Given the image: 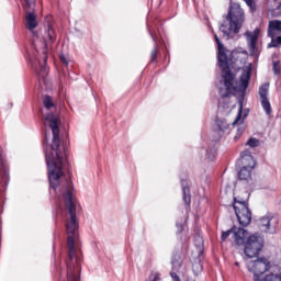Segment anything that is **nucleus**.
Returning <instances> with one entry per match:
<instances>
[{"mask_svg":"<svg viewBox=\"0 0 281 281\" xmlns=\"http://www.w3.org/2000/svg\"><path fill=\"white\" fill-rule=\"evenodd\" d=\"M45 124H48L53 133L50 145L52 153H45L49 188L54 190L58 199H63L65 207L70 216L66 222V231L68 234L67 241H76L74 238L76 232H78V221L76 220L78 200L74 198V182L65 177V158L63 157V150L60 149V117L58 114L48 113L45 116Z\"/></svg>","mask_w":281,"mask_h":281,"instance_id":"f257e3e1","label":"nucleus"},{"mask_svg":"<svg viewBox=\"0 0 281 281\" xmlns=\"http://www.w3.org/2000/svg\"><path fill=\"white\" fill-rule=\"evenodd\" d=\"M215 43L217 45V65L222 70V78L224 80V87L220 88V98L225 100V98H229V95H234L236 93V75L232 72V68H229V57L227 56V48L225 45L221 43L218 35H214Z\"/></svg>","mask_w":281,"mask_h":281,"instance_id":"f03ea898","label":"nucleus"},{"mask_svg":"<svg viewBox=\"0 0 281 281\" xmlns=\"http://www.w3.org/2000/svg\"><path fill=\"white\" fill-rule=\"evenodd\" d=\"M224 19L225 22L228 23V27L227 24H221L220 30L227 38H229L232 34H240V30H243V25L245 24V10L240 8V4L231 2L228 13Z\"/></svg>","mask_w":281,"mask_h":281,"instance_id":"7ed1b4c3","label":"nucleus"},{"mask_svg":"<svg viewBox=\"0 0 281 281\" xmlns=\"http://www.w3.org/2000/svg\"><path fill=\"white\" fill-rule=\"evenodd\" d=\"M247 269L249 273L254 274V281H281V272H270L265 276V273L271 269V261L265 257L248 261ZM261 276L265 277L261 279Z\"/></svg>","mask_w":281,"mask_h":281,"instance_id":"20e7f679","label":"nucleus"},{"mask_svg":"<svg viewBox=\"0 0 281 281\" xmlns=\"http://www.w3.org/2000/svg\"><path fill=\"white\" fill-rule=\"evenodd\" d=\"M233 209L241 227L251 225V210L249 209V202H247V200L234 198Z\"/></svg>","mask_w":281,"mask_h":281,"instance_id":"39448f33","label":"nucleus"},{"mask_svg":"<svg viewBox=\"0 0 281 281\" xmlns=\"http://www.w3.org/2000/svg\"><path fill=\"white\" fill-rule=\"evenodd\" d=\"M233 209L241 227L251 225V210L249 209V202H247V200L234 198Z\"/></svg>","mask_w":281,"mask_h":281,"instance_id":"423d86ee","label":"nucleus"},{"mask_svg":"<svg viewBox=\"0 0 281 281\" xmlns=\"http://www.w3.org/2000/svg\"><path fill=\"white\" fill-rule=\"evenodd\" d=\"M241 162L243 168L238 171V179L240 181H248L251 179V170L256 168V160L254 159V156L249 154L248 150L243 151L241 154Z\"/></svg>","mask_w":281,"mask_h":281,"instance_id":"0eeeda50","label":"nucleus"},{"mask_svg":"<svg viewBox=\"0 0 281 281\" xmlns=\"http://www.w3.org/2000/svg\"><path fill=\"white\" fill-rule=\"evenodd\" d=\"M244 247V254L247 256V258H256V256L262 251L265 240H262V237L258 235H252L250 238H248Z\"/></svg>","mask_w":281,"mask_h":281,"instance_id":"6e6552de","label":"nucleus"},{"mask_svg":"<svg viewBox=\"0 0 281 281\" xmlns=\"http://www.w3.org/2000/svg\"><path fill=\"white\" fill-rule=\"evenodd\" d=\"M245 36L248 41V48L250 56H258L260 52L258 50V36H260V29H255L254 32L247 31Z\"/></svg>","mask_w":281,"mask_h":281,"instance_id":"1a4fd4ad","label":"nucleus"},{"mask_svg":"<svg viewBox=\"0 0 281 281\" xmlns=\"http://www.w3.org/2000/svg\"><path fill=\"white\" fill-rule=\"evenodd\" d=\"M254 235H251V233H249V231L243 228V227H236L235 226V245H237V247H245L247 245V240H249V238H251Z\"/></svg>","mask_w":281,"mask_h":281,"instance_id":"9d476101","label":"nucleus"},{"mask_svg":"<svg viewBox=\"0 0 281 281\" xmlns=\"http://www.w3.org/2000/svg\"><path fill=\"white\" fill-rule=\"evenodd\" d=\"M259 95L261 98V106L266 111L267 115H271L272 110H271V103L269 102V83H263L259 88Z\"/></svg>","mask_w":281,"mask_h":281,"instance_id":"9b49d317","label":"nucleus"},{"mask_svg":"<svg viewBox=\"0 0 281 281\" xmlns=\"http://www.w3.org/2000/svg\"><path fill=\"white\" fill-rule=\"evenodd\" d=\"M0 179L4 186H8V181H10V168L3 154H0Z\"/></svg>","mask_w":281,"mask_h":281,"instance_id":"f8f14e48","label":"nucleus"},{"mask_svg":"<svg viewBox=\"0 0 281 281\" xmlns=\"http://www.w3.org/2000/svg\"><path fill=\"white\" fill-rule=\"evenodd\" d=\"M182 193H183V201L187 210H190V204L192 203V193L190 191V183L188 180H181Z\"/></svg>","mask_w":281,"mask_h":281,"instance_id":"ddd939ff","label":"nucleus"},{"mask_svg":"<svg viewBox=\"0 0 281 281\" xmlns=\"http://www.w3.org/2000/svg\"><path fill=\"white\" fill-rule=\"evenodd\" d=\"M153 42H154V48L150 53V63L151 64H157V58H159L161 52L159 49V38L157 37V35H155L153 32H149Z\"/></svg>","mask_w":281,"mask_h":281,"instance_id":"4468645a","label":"nucleus"},{"mask_svg":"<svg viewBox=\"0 0 281 281\" xmlns=\"http://www.w3.org/2000/svg\"><path fill=\"white\" fill-rule=\"evenodd\" d=\"M266 228V234H278V231L280 229V218L278 216L270 215L268 227Z\"/></svg>","mask_w":281,"mask_h":281,"instance_id":"2eb2a0df","label":"nucleus"},{"mask_svg":"<svg viewBox=\"0 0 281 281\" xmlns=\"http://www.w3.org/2000/svg\"><path fill=\"white\" fill-rule=\"evenodd\" d=\"M25 19H26V29L30 32H34V30L38 27V21L36 20V15L34 14V12L27 11Z\"/></svg>","mask_w":281,"mask_h":281,"instance_id":"dca6fc26","label":"nucleus"},{"mask_svg":"<svg viewBox=\"0 0 281 281\" xmlns=\"http://www.w3.org/2000/svg\"><path fill=\"white\" fill-rule=\"evenodd\" d=\"M273 32H281V21L280 20H272L269 22L268 36L273 38V36H276V33H273Z\"/></svg>","mask_w":281,"mask_h":281,"instance_id":"f3484780","label":"nucleus"},{"mask_svg":"<svg viewBox=\"0 0 281 281\" xmlns=\"http://www.w3.org/2000/svg\"><path fill=\"white\" fill-rule=\"evenodd\" d=\"M250 79H251V70H246L240 75V82L244 91L247 90V87H249Z\"/></svg>","mask_w":281,"mask_h":281,"instance_id":"a211bd4d","label":"nucleus"},{"mask_svg":"<svg viewBox=\"0 0 281 281\" xmlns=\"http://www.w3.org/2000/svg\"><path fill=\"white\" fill-rule=\"evenodd\" d=\"M44 54V64H40V69L35 68V72L37 74V76H40V78H45V71H47V67L45 65H47V54L45 52H43Z\"/></svg>","mask_w":281,"mask_h":281,"instance_id":"6ab92c4d","label":"nucleus"},{"mask_svg":"<svg viewBox=\"0 0 281 281\" xmlns=\"http://www.w3.org/2000/svg\"><path fill=\"white\" fill-rule=\"evenodd\" d=\"M270 218L271 214H267L266 216H262L258 220V226L261 229V232H267Z\"/></svg>","mask_w":281,"mask_h":281,"instance_id":"aec40b11","label":"nucleus"},{"mask_svg":"<svg viewBox=\"0 0 281 281\" xmlns=\"http://www.w3.org/2000/svg\"><path fill=\"white\" fill-rule=\"evenodd\" d=\"M43 105L49 111V109H54L56 104L54 103V98L49 95L42 97Z\"/></svg>","mask_w":281,"mask_h":281,"instance_id":"412c9836","label":"nucleus"},{"mask_svg":"<svg viewBox=\"0 0 281 281\" xmlns=\"http://www.w3.org/2000/svg\"><path fill=\"white\" fill-rule=\"evenodd\" d=\"M46 33H47L49 43H55L56 42V31L54 30L52 24H48Z\"/></svg>","mask_w":281,"mask_h":281,"instance_id":"4be33fe9","label":"nucleus"},{"mask_svg":"<svg viewBox=\"0 0 281 281\" xmlns=\"http://www.w3.org/2000/svg\"><path fill=\"white\" fill-rule=\"evenodd\" d=\"M225 128H227V126L223 124L222 121H217L216 127L214 128V133H216V135L221 137L225 133Z\"/></svg>","mask_w":281,"mask_h":281,"instance_id":"5701e85b","label":"nucleus"},{"mask_svg":"<svg viewBox=\"0 0 281 281\" xmlns=\"http://www.w3.org/2000/svg\"><path fill=\"white\" fill-rule=\"evenodd\" d=\"M236 233V226L234 225L231 229L222 232L221 240L222 243H225L227 238H229V235Z\"/></svg>","mask_w":281,"mask_h":281,"instance_id":"b1692460","label":"nucleus"},{"mask_svg":"<svg viewBox=\"0 0 281 281\" xmlns=\"http://www.w3.org/2000/svg\"><path fill=\"white\" fill-rule=\"evenodd\" d=\"M246 146H249L250 148H258V146H260V140L258 138L251 137L246 143Z\"/></svg>","mask_w":281,"mask_h":281,"instance_id":"393cba45","label":"nucleus"},{"mask_svg":"<svg viewBox=\"0 0 281 281\" xmlns=\"http://www.w3.org/2000/svg\"><path fill=\"white\" fill-rule=\"evenodd\" d=\"M206 156L209 157V159H211V161H214V158L216 157V148L209 147L206 149Z\"/></svg>","mask_w":281,"mask_h":281,"instance_id":"a878e982","label":"nucleus"},{"mask_svg":"<svg viewBox=\"0 0 281 281\" xmlns=\"http://www.w3.org/2000/svg\"><path fill=\"white\" fill-rule=\"evenodd\" d=\"M281 45V36H278L276 38H272L271 43L268 44V47H280Z\"/></svg>","mask_w":281,"mask_h":281,"instance_id":"bb28decb","label":"nucleus"},{"mask_svg":"<svg viewBox=\"0 0 281 281\" xmlns=\"http://www.w3.org/2000/svg\"><path fill=\"white\" fill-rule=\"evenodd\" d=\"M240 120H243V102L239 103L238 113L233 124H238Z\"/></svg>","mask_w":281,"mask_h":281,"instance_id":"cd10ccee","label":"nucleus"},{"mask_svg":"<svg viewBox=\"0 0 281 281\" xmlns=\"http://www.w3.org/2000/svg\"><path fill=\"white\" fill-rule=\"evenodd\" d=\"M272 69H273L274 76H280L281 74L280 61H273Z\"/></svg>","mask_w":281,"mask_h":281,"instance_id":"c85d7f7f","label":"nucleus"},{"mask_svg":"<svg viewBox=\"0 0 281 281\" xmlns=\"http://www.w3.org/2000/svg\"><path fill=\"white\" fill-rule=\"evenodd\" d=\"M195 247H203V238L201 235H194Z\"/></svg>","mask_w":281,"mask_h":281,"instance_id":"c756f323","label":"nucleus"},{"mask_svg":"<svg viewBox=\"0 0 281 281\" xmlns=\"http://www.w3.org/2000/svg\"><path fill=\"white\" fill-rule=\"evenodd\" d=\"M246 5L250 8L251 12H256V3L254 2L255 0H244Z\"/></svg>","mask_w":281,"mask_h":281,"instance_id":"7c9ffc66","label":"nucleus"},{"mask_svg":"<svg viewBox=\"0 0 281 281\" xmlns=\"http://www.w3.org/2000/svg\"><path fill=\"white\" fill-rule=\"evenodd\" d=\"M273 16H281V1L278 2L274 10H272Z\"/></svg>","mask_w":281,"mask_h":281,"instance_id":"2f4dec72","label":"nucleus"},{"mask_svg":"<svg viewBox=\"0 0 281 281\" xmlns=\"http://www.w3.org/2000/svg\"><path fill=\"white\" fill-rule=\"evenodd\" d=\"M170 277L172 278L173 281H181L177 272H170Z\"/></svg>","mask_w":281,"mask_h":281,"instance_id":"473e14b6","label":"nucleus"},{"mask_svg":"<svg viewBox=\"0 0 281 281\" xmlns=\"http://www.w3.org/2000/svg\"><path fill=\"white\" fill-rule=\"evenodd\" d=\"M176 227H177V229H178V234H181V233L183 232V224L177 223V224H176Z\"/></svg>","mask_w":281,"mask_h":281,"instance_id":"72a5a7b5","label":"nucleus"},{"mask_svg":"<svg viewBox=\"0 0 281 281\" xmlns=\"http://www.w3.org/2000/svg\"><path fill=\"white\" fill-rule=\"evenodd\" d=\"M25 4H24V9L29 10L30 8H32V2L30 0H24Z\"/></svg>","mask_w":281,"mask_h":281,"instance_id":"f704fd0d","label":"nucleus"},{"mask_svg":"<svg viewBox=\"0 0 281 281\" xmlns=\"http://www.w3.org/2000/svg\"><path fill=\"white\" fill-rule=\"evenodd\" d=\"M47 144H49V136H47V134H45V137L43 140V146H47Z\"/></svg>","mask_w":281,"mask_h":281,"instance_id":"c9c22d12","label":"nucleus"},{"mask_svg":"<svg viewBox=\"0 0 281 281\" xmlns=\"http://www.w3.org/2000/svg\"><path fill=\"white\" fill-rule=\"evenodd\" d=\"M171 265H172L173 269H177V266H178V267H181V265H179V263L177 262V260H175V259H172Z\"/></svg>","mask_w":281,"mask_h":281,"instance_id":"e433bc0d","label":"nucleus"},{"mask_svg":"<svg viewBox=\"0 0 281 281\" xmlns=\"http://www.w3.org/2000/svg\"><path fill=\"white\" fill-rule=\"evenodd\" d=\"M237 133H238L239 136L243 135V133H245V128L238 127Z\"/></svg>","mask_w":281,"mask_h":281,"instance_id":"4c0bfd02","label":"nucleus"},{"mask_svg":"<svg viewBox=\"0 0 281 281\" xmlns=\"http://www.w3.org/2000/svg\"><path fill=\"white\" fill-rule=\"evenodd\" d=\"M60 63H64V65H67V58H65L64 55L60 56Z\"/></svg>","mask_w":281,"mask_h":281,"instance_id":"58836bf2","label":"nucleus"},{"mask_svg":"<svg viewBox=\"0 0 281 281\" xmlns=\"http://www.w3.org/2000/svg\"><path fill=\"white\" fill-rule=\"evenodd\" d=\"M237 54H238V52L233 50V52L231 53V58H234L235 56H237Z\"/></svg>","mask_w":281,"mask_h":281,"instance_id":"ea45409f","label":"nucleus"},{"mask_svg":"<svg viewBox=\"0 0 281 281\" xmlns=\"http://www.w3.org/2000/svg\"><path fill=\"white\" fill-rule=\"evenodd\" d=\"M244 117H247V113L244 114Z\"/></svg>","mask_w":281,"mask_h":281,"instance_id":"a19ab883","label":"nucleus"},{"mask_svg":"<svg viewBox=\"0 0 281 281\" xmlns=\"http://www.w3.org/2000/svg\"><path fill=\"white\" fill-rule=\"evenodd\" d=\"M235 265H236V267H238L239 263H238V262H235Z\"/></svg>","mask_w":281,"mask_h":281,"instance_id":"79ce46f5","label":"nucleus"},{"mask_svg":"<svg viewBox=\"0 0 281 281\" xmlns=\"http://www.w3.org/2000/svg\"><path fill=\"white\" fill-rule=\"evenodd\" d=\"M231 1V3H234V0H229Z\"/></svg>","mask_w":281,"mask_h":281,"instance_id":"37998d69","label":"nucleus"}]
</instances>
